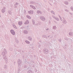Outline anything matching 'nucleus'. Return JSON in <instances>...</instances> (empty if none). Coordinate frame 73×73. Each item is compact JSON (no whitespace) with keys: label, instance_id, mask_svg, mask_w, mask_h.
Returning <instances> with one entry per match:
<instances>
[{"label":"nucleus","instance_id":"c03bdc74","mask_svg":"<svg viewBox=\"0 0 73 73\" xmlns=\"http://www.w3.org/2000/svg\"><path fill=\"white\" fill-rule=\"evenodd\" d=\"M60 20H61V21H62V18H60Z\"/></svg>","mask_w":73,"mask_h":73},{"label":"nucleus","instance_id":"6ab92c4d","mask_svg":"<svg viewBox=\"0 0 73 73\" xmlns=\"http://www.w3.org/2000/svg\"><path fill=\"white\" fill-rule=\"evenodd\" d=\"M8 13H9V15H11L12 14V12L10 11H8Z\"/></svg>","mask_w":73,"mask_h":73},{"label":"nucleus","instance_id":"bb28decb","mask_svg":"<svg viewBox=\"0 0 73 73\" xmlns=\"http://www.w3.org/2000/svg\"><path fill=\"white\" fill-rule=\"evenodd\" d=\"M51 13H52V14H54V15H55V14H54V12L53 11H51Z\"/></svg>","mask_w":73,"mask_h":73},{"label":"nucleus","instance_id":"f3484780","mask_svg":"<svg viewBox=\"0 0 73 73\" xmlns=\"http://www.w3.org/2000/svg\"><path fill=\"white\" fill-rule=\"evenodd\" d=\"M23 33L25 34H27V33H28V31H27V30H25L23 31Z\"/></svg>","mask_w":73,"mask_h":73},{"label":"nucleus","instance_id":"49530a36","mask_svg":"<svg viewBox=\"0 0 73 73\" xmlns=\"http://www.w3.org/2000/svg\"><path fill=\"white\" fill-rule=\"evenodd\" d=\"M65 39L66 40H68V38H66V39L65 38Z\"/></svg>","mask_w":73,"mask_h":73},{"label":"nucleus","instance_id":"a18cd8bd","mask_svg":"<svg viewBox=\"0 0 73 73\" xmlns=\"http://www.w3.org/2000/svg\"><path fill=\"white\" fill-rule=\"evenodd\" d=\"M54 23H57V22H56V21H54Z\"/></svg>","mask_w":73,"mask_h":73},{"label":"nucleus","instance_id":"ddd939ff","mask_svg":"<svg viewBox=\"0 0 73 73\" xmlns=\"http://www.w3.org/2000/svg\"><path fill=\"white\" fill-rule=\"evenodd\" d=\"M28 40H30V41H32V37L31 36H29L28 37Z\"/></svg>","mask_w":73,"mask_h":73},{"label":"nucleus","instance_id":"f704fd0d","mask_svg":"<svg viewBox=\"0 0 73 73\" xmlns=\"http://www.w3.org/2000/svg\"><path fill=\"white\" fill-rule=\"evenodd\" d=\"M52 17L54 19H55L56 18V17L54 16V15H52Z\"/></svg>","mask_w":73,"mask_h":73},{"label":"nucleus","instance_id":"8fccbe9b","mask_svg":"<svg viewBox=\"0 0 73 73\" xmlns=\"http://www.w3.org/2000/svg\"><path fill=\"white\" fill-rule=\"evenodd\" d=\"M15 63H16V62H14V64H15Z\"/></svg>","mask_w":73,"mask_h":73},{"label":"nucleus","instance_id":"2eb2a0df","mask_svg":"<svg viewBox=\"0 0 73 73\" xmlns=\"http://www.w3.org/2000/svg\"><path fill=\"white\" fill-rule=\"evenodd\" d=\"M30 6L31 7L33 8V9H36V7H35V6H34L33 5H30Z\"/></svg>","mask_w":73,"mask_h":73},{"label":"nucleus","instance_id":"c85d7f7f","mask_svg":"<svg viewBox=\"0 0 73 73\" xmlns=\"http://www.w3.org/2000/svg\"><path fill=\"white\" fill-rule=\"evenodd\" d=\"M30 11H31V12L30 13L31 14H33V11L30 10Z\"/></svg>","mask_w":73,"mask_h":73},{"label":"nucleus","instance_id":"9b49d317","mask_svg":"<svg viewBox=\"0 0 73 73\" xmlns=\"http://www.w3.org/2000/svg\"><path fill=\"white\" fill-rule=\"evenodd\" d=\"M69 35L70 36H72L73 35V33L72 32H70L69 33Z\"/></svg>","mask_w":73,"mask_h":73},{"label":"nucleus","instance_id":"de8ad7c7","mask_svg":"<svg viewBox=\"0 0 73 73\" xmlns=\"http://www.w3.org/2000/svg\"><path fill=\"white\" fill-rule=\"evenodd\" d=\"M20 70V68H18V70Z\"/></svg>","mask_w":73,"mask_h":73},{"label":"nucleus","instance_id":"c9c22d12","mask_svg":"<svg viewBox=\"0 0 73 73\" xmlns=\"http://www.w3.org/2000/svg\"><path fill=\"white\" fill-rule=\"evenodd\" d=\"M27 69H28V70H31V68H29V67L28 68H27Z\"/></svg>","mask_w":73,"mask_h":73},{"label":"nucleus","instance_id":"a211bd4d","mask_svg":"<svg viewBox=\"0 0 73 73\" xmlns=\"http://www.w3.org/2000/svg\"><path fill=\"white\" fill-rule=\"evenodd\" d=\"M29 23V21L28 20L26 21L24 23L25 24H27Z\"/></svg>","mask_w":73,"mask_h":73},{"label":"nucleus","instance_id":"4468645a","mask_svg":"<svg viewBox=\"0 0 73 73\" xmlns=\"http://www.w3.org/2000/svg\"><path fill=\"white\" fill-rule=\"evenodd\" d=\"M37 13H40V14H42V13L41 11L38 10L37 11Z\"/></svg>","mask_w":73,"mask_h":73},{"label":"nucleus","instance_id":"09e8293b","mask_svg":"<svg viewBox=\"0 0 73 73\" xmlns=\"http://www.w3.org/2000/svg\"><path fill=\"white\" fill-rule=\"evenodd\" d=\"M23 57H25V56H24V55H23Z\"/></svg>","mask_w":73,"mask_h":73},{"label":"nucleus","instance_id":"423d86ee","mask_svg":"<svg viewBox=\"0 0 73 73\" xmlns=\"http://www.w3.org/2000/svg\"><path fill=\"white\" fill-rule=\"evenodd\" d=\"M3 58L6 61H7L8 60V59H7V56H6L4 55L3 56Z\"/></svg>","mask_w":73,"mask_h":73},{"label":"nucleus","instance_id":"0eeeda50","mask_svg":"<svg viewBox=\"0 0 73 73\" xmlns=\"http://www.w3.org/2000/svg\"><path fill=\"white\" fill-rule=\"evenodd\" d=\"M5 9L6 8L5 7H4L2 9V12L4 13V12H5Z\"/></svg>","mask_w":73,"mask_h":73},{"label":"nucleus","instance_id":"393cba45","mask_svg":"<svg viewBox=\"0 0 73 73\" xmlns=\"http://www.w3.org/2000/svg\"><path fill=\"white\" fill-rule=\"evenodd\" d=\"M28 73H32V71L31 70H29L28 71Z\"/></svg>","mask_w":73,"mask_h":73},{"label":"nucleus","instance_id":"f257e3e1","mask_svg":"<svg viewBox=\"0 0 73 73\" xmlns=\"http://www.w3.org/2000/svg\"><path fill=\"white\" fill-rule=\"evenodd\" d=\"M6 53H7V50H6L4 48L3 52H2L1 54L3 55V56H5V54H6Z\"/></svg>","mask_w":73,"mask_h":73},{"label":"nucleus","instance_id":"39448f33","mask_svg":"<svg viewBox=\"0 0 73 73\" xmlns=\"http://www.w3.org/2000/svg\"><path fill=\"white\" fill-rule=\"evenodd\" d=\"M40 19H41V20L43 21L45 20V17H44L43 16L40 17Z\"/></svg>","mask_w":73,"mask_h":73},{"label":"nucleus","instance_id":"864d4df0","mask_svg":"<svg viewBox=\"0 0 73 73\" xmlns=\"http://www.w3.org/2000/svg\"><path fill=\"white\" fill-rule=\"evenodd\" d=\"M71 40L72 41V40Z\"/></svg>","mask_w":73,"mask_h":73},{"label":"nucleus","instance_id":"b1692460","mask_svg":"<svg viewBox=\"0 0 73 73\" xmlns=\"http://www.w3.org/2000/svg\"><path fill=\"white\" fill-rule=\"evenodd\" d=\"M25 42L27 44H30V42L28 40H26L25 41Z\"/></svg>","mask_w":73,"mask_h":73},{"label":"nucleus","instance_id":"aec40b11","mask_svg":"<svg viewBox=\"0 0 73 73\" xmlns=\"http://www.w3.org/2000/svg\"><path fill=\"white\" fill-rule=\"evenodd\" d=\"M23 23L21 22H19L18 23V24L19 25H21Z\"/></svg>","mask_w":73,"mask_h":73},{"label":"nucleus","instance_id":"6e6552de","mask_svg":"<svg viewBox=\"0 0 73 73\" xmlns=\"http://www.w3.org/2000/svg\"><path fill=\"white\" fill-rule=\"evenodd\" d=\"M63 19H64L63 20V24H66V23H67V22L66 21V20L65 19H64V18Z\"/></svg>","mask_w":73,"mask_h":73},{"label":"nucleus","instance_id":"ea45409f","mask_svg":"<svg viewBox=\"0 0 73 73\" xmlns=\"http://www.w3.org/2000/svg\"><path fill=\"white\" fill-rule=\"evenodd\" d=\"M69 13L70 14V15H73V14L72 13Z\"/></svg>","mask_w":73,"mask_h":73},{"label":"nucleus","instance_id":"cd10ccee","mask_svg":"<svg viewBox=\"0 0 73 73\" xmlns=\"http://www.w3.org/2000/svg\"><path fill=\"white\" fill-rule=\"evenodd\" d=\"M32 22H33V25H35V21L34 20H32Z\"/></svg>","mask_w":73,"mask_h":73},{"label":"nucleus","instance_id":"e433bc0d","mask_svg":"<svg viewBox=\"0 0 73 73\" xmlns=\"http://www.w3.org/2000/svg\"><path fill=\"white\" fill-rule=\"evenodd\" d=\"M59 41V42H61V39H59L58 40Z\"/></svg>","mask_w":73,"mask_h":73},{"label":"nucleus","instance_id":"3c124183","mask_svg":"<svg viewBox=\"0 0 73 73\" xmlns=\"http://www.w3.org/2000/svg\"><path fill=\"white\" fill-rule=\"evenodd\" d=\"M26 12V11H25V10H24V12Z\"/></svg>","mask_w":73,"mask_h":73},{"label":"nucleus","instance_id":"58836bf2","mask_svg":"<svg viewBox=\"0 0 73 73\" xmlns=\"http://www.w3.org/2000/svg\"><path fill=\"white\" fill-rule=\"evenodd\" d=\"M12 48H10L9 50H12Z\"/></svg>","mask_w":73,"mask_h":73},{"label":"nucleus","instance_id":"5701e85b","mask_svg":"<svg viewBox=\"0 0 73 73\" xmlns=\"http://www.w3.org/2000/svg\"><path fill=\"white\" fill-rule=\"evenodd\" d=\"M27 18H28V19H31V17L29 15H27Z\"/></svg>","mask_w":73,"mask_h":73},{"label":"nucleus","instance_id":"4c0bfd02","mask_svg":"<svg viewBox=\"0 0 73 73\" xmlns=\"http://www.w3.org/2000/svg\"><path fill=\"white\" fill-rule=\"evenodd\" d=\"M65 11H66V12H68V10L67 9H65Z\"/></svg>","mask_w":73,"mask_h":73},{"label":"nucleus","instance_id":"9d476101","mask_svg":"<svg viewBox=\"0 0 73 73\" xmlns=\"http://www.w3.org/2000/svg\"><path fill=\"white\" fill-rule=\"evenodd\" d=\"M42 23L40 22H39L38 23H37L35 25L36 26H37L38 25H41Z\"/></svg>","mask_w":73,"mask_h":73},{"label":"nucleus","instance_id":"79ce46f5","mask_svg":"<svg viewBox=\"0 0 73 73\" xmlns=\"http://www.w3.org/2000/svg\"><path fill=\"white\" fill-rule=\"evenodd\" d=\"M20 70H18V72L19 73V72H20Z\"/></svg>","mask_w":73,"mask_h":73},{"label":"nucleus","instance_id":"f8f14e48","mask_svg":"<svg viewBox=\"0 0 73 73\" xmlns=\"http://www.w3.org/2000/svg\"><path fill=\"white\" fill-rule=\"evenodd\" d=\"M64 3L66 5H68L69 2L67 1H65L64 2Z\"/></svg>","mask_w":73,"mask_h":73},{"label":"nucleus","instance_id":"7c9ffc66","mask_svg":"<svg viewBox=\"0 0 73 73\" xmlns=\"http://www.w3.org/2000/svg\"><path fill=\"white\" fill-rule=\"evenodd\" d=\"M15 42H16L17 44H18L19 43V40H16Z\"/></svg>","mask_w":73,"mask_h":73},{"label":"nucleus","instance_id":"473e14b6","mask_svg":"<svg viewBox=\"0 0 73 73\" xmlns=\"http://www.w3.org/2000/svg\"><path fill=\"white\" fill-rule=\"evenodd\" d=\"M20 29H24V27H21Z\"/></svg>","mask_w":73,"mask_h":73},{"label":"nucleus","instance_id":"603ef678","mask_svg":"<svg viewBox=\"0 0 73 73\" xmlns=\"http://www.w3.org/2000/svg\"><path fill=\"white\" fill-rule=\"evenodd\" d=\"M48 37H49V36H48Z\"/></svg>","mask_w":73,"mask_h":73},{"label":"nucleus","instance_id":"2f4dec72","mask_svg":"<svg viewBox=\"0 0 73 73\" xmlns=\"http://www.w3.org/2000/svg\"><path fill=\"white\" fill-rule=\"evenodd\" d=\"M42 36L43 37H46V38H47V37H46V35H42Z\"/></svg>","mask_w":73,"mask_h":73},{"label":"nucleus","instance_id":"72a5a7b5","mask_svg":"<svg viewBox=\"0 0 73 73\" xmlns=\"http://www.w3.org/2000/svg\"><path fill=\"white\" fill-rule=\"evenodd\" d=\"M31 11H28V13L29 14H31Z\"/></svg>","mask_w":73,"mask_h":73},{"label":"nucleus","instance_id":"f03ea898","mask_svg":"<svg viewBox=\"0 0 73 73\" xmlns=\"http://www.w3.org/2000/svg\"><path fill=\"white\" fill-rule=\"evenodd\" d=\"M43 50L44 53L45 54H48V53H49V50L46 48H44Z\"/></svg>","mask_w":73,"mask_h":73},{"label":"nucleus","instance_id":"dca6fc26","mask_svg":"<svg viewBox=\"0 0 73 73\" xmlns=\"http://www.w3.org/2000/svg\"><path fill=\"white\" fill-rule=\"evenodd\" d=\"M13 26L14 28H15V29H17V27H16L15 25V24H13Z\"/></svg>","mask_w":73,"mask_h":73},{"label":"nucleus","instance_id":"1a4fd4ad","mask_svg":"<svg viewBox=\"0 0 73 73\" xmlns=\"http://www.w3.org/2000/svg\"><path fill=\"white\" fill-rule=\"evenodd\" d=\"M18 5H19V3H16L14 5V6L15 7H18Z\"/></svg>","mask_w":73,"mask_h":73},{"label":"nucleus","instance_id":"20e7f679","mask_svg":"<svg viewBox=\"0 0 73 73\" xmlns=\"http://www.w3.org/2000/svg\"><path fill=\"white\" fill-rule=\"evenodd\" d=\"M10 32L11 34H12V35H15V31H14L13 30H10Z\"/></svg>","mask_w":73,"mask_h":73},{"label":"nucleus","instance_id":"4be33fe9","mask_svg":"<svg viewBox=\"0 0 73 73\" xmlns=\"http://www.w3.org/2000/svg\"><path fill=\"white\" fill-rule=\"evenodd\" d=\"M4 68L5 69H7V66L5 65Z\"/></svg>","mask_w":73,"mask_h":73},{"label":"nucleus","instance_id":"412c9836","mask_svg":"<svg viewBox=\"0 0 73 73\" xmlns=\"http://www.w3.org/2000/svg\"><path fill=\"white\" fill-rule=\"evenodd\" d=\"M53 29H56V26H53Z\"/></svg>","mask_w":73,"mask_h":73},{"label":"nucleus","instance_id":"37998d69","mask_svg":"<svg viewBox=\"0 0 73 73\" xmlns=\"http://www.w3.org/2000/svg\"><path fill=\"white\" fill-rule=\"evenodd\" d=\"M59 18H60V19H61V17H60V16H59Z\"/></svg>","mask_w":73,"mask_h":73},{"label":"nucleus","instance_id":"a878e982","mask_svg":"<svg viewBox=\"0 0 73 73\" xmlns=\"http://www.w3.org/2000/svg\"><path fill=\"white\" fill-rule=\"evenodd\" d=\"M55 19L57 20V21H59V19L58 18L55 17Z\"/></svg>","mask_w":73,"mask_h":73},{"label":"nucleus","instance_id":"7ed1b4c3","mask_svg":"<svg viewBox=\"0 0 73 73\" xmlns=\"http://www.w3.org/2000/svg\"><path fill=\"white\" fill-rule=\"evenodd\" d=\"M18 66H21V60L19 59L18 60Z\"/></svg>","mask_w":73,"mask_h":73},{"label":"nucleus","instance_id":"a19ab883","mask_svg":"<svg viewBox=\"0 0 73 73\" xmlns=\"http://www.w3.org/2000/svg\"><path fill=\"white\" fill-rule=\"evenodd\" d=\"M46 30L47 31H48V30H49V29L48 28H47V29H46Z\"/></svg>","mask_w":73,"mask_h":73},{"label":"nucleus","instance_id":"c756f323","mask_svg":"<svg viewBox=\"0 0 73 73\" xmlns=\"http://www.w3.org/2000/svg\"><path fill=\"white\" fill-rule=\"evenodd\" d=\"M70 9L71 10V11H73V7L72 6L71 7H70Z\"/></svg>","mask_w":73,"mask_h":73}]
</instances>
